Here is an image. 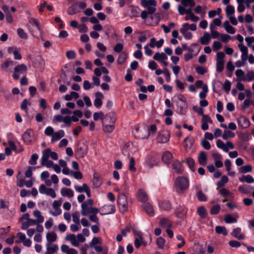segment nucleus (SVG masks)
<instances>
[{
	"label": "nucleus",
	"instance_id": "bf43d9fd",
	"mask_svg": "<svg viewBox=\"0 0 254 254\" xmlns=\"http://www.w3.org/2000/svg\"><path fill=\"white\" fill-rule=\"evenodd\" d=\"M17 33L19 37L23 39H27L28 38L27 34L24 31L23 29L21 28H18L17 30Z\"/></svg>",
	"mask_w": 254,
	"mask_h": 254
},
{
	"label": "nucleus",
	"instance_id": "4be33fe9",
	"mask_svg": "<svg viewBox=\"0 0 254 254\" xmlns=\"http://www.w3.org/2000/svg\"><path fill=\"white\" fill-rule=\"evenodd\" d=\"M160 226L163 228H170L172 227L171 221L167 218H162L159 221Z\"/></svg>",
	"mask_w": 254,
	"mask_h": 254
},
{
	"label": "nucleus",
	"instance_id": "37998d69",
	"mask_svg": "<svg viewBox=\"0 0 254 254\" xmlns=\"http://www.w3.org/2000/svg\"><path fill=\"white\" fill-rule=\"evenodd\" d=\"M221 207L219 204H216L213 205L210 210V213L211 215L218 214L220 211Z\"/></svg>",
	"mask_w": 254,
	"mask_h": 254
},
{
	"label": "nucleus",
	"instance_id": "e433bc0d",
	"mask_svg": "<svg viewBox=\"0 0 254 254\" xmlns=\"http://www.w3.org/2000/svg\"><path fill=\"white\" fill-rule=\"evenodd\" d=\"M224 221L226 223H236L237 219L233 217L230 214H226L224 216Z\"/></svg>",
	"mask_w": 254,
	"mask_h": 254
},
{
	"label": "nucleus",
	"instance_id": "c03bdc74",
	"mask_svg": "<svg viewBox=\"0 0 254 254\" xmlns=\"http://www.w3.org/2000/svg\"><path fill=\"white\" fill-rule=\"evenodd\" d=\"M216 145L218 148L222 149L224 152H228V149L227 148V146L224 144V143L221 140L218 139L217 140Z\"/></svg>",
	"mask_w": 254,
	"mask_h": 254
},
{
	"label": "nucleus",
	"instance_id": "49530a36",
	"mask_svg": "<svg viewBox=\"0 0 254 254\" xmlns=\"http://www.w3.org/2000/svg\"><path fill=\"white\" fill-rule=\"evenodd\" d=\"M229 181V179L227 176L224 175L221 178V180L219 181L217 183V185L218 187H223Z\"/></svg>",
	"mask_w": 254,
	"mask_h": 254
},
{
	"label": "nucleus",
	"instance_id": "69168bd1",
	"mask_svg": "<svg viewBox=\"0 0 254 254\" xmlns=\"http://www.w3.org/2000/svg\"><path fill=\"white\" fill-rule=\"evenodd\" d=\"M101 244V239L97 237H94L91 242L90 243V247L91 248H93L97 244Z\"/></svg>",
	"mask_w": 254,
	"mask_h": 254
},
{
	"label": "nucleus",
	"instance_id": "09e8293b",
	"mask_svg": "<svg viewBox=\"0 0 254 254\" xmlns=\"http://www.w3.org/2000/svg\"><path fill=\"white\" fill-rule=\"evenodd\" d=\"M142 237L139 235V238H136L134 240V246L136 249H138L141 245L145 246V244L142 241Z\"/></svg>",
	"mask_w": 254,
	"mask_h": 254
},
{
	"label": "nucleus",
	"instance_id": "39448f33",
	"mask_svg": "<svg viewBox=\"0 0 254 254\" xmlns=\"http://www.w3.org/2000/svg\"><path fill=\"white\" fill-rule=\"evenodd\" d=\"M87 153V149L84 148L80 142L76 144V148L75 150V155L77 158H83Z\"/></svg>",
	"mask_w": 254,
	"mask_h": 254
},
{
	"label": "nucleus",
	"instance_id": "0e129e2a",
	"mask_svg": "<svg viewBox=\"0 0 254 254\" xmlns=\"http://www.w3.org/2000/svg\"><path fill=\"white\" fill-rule=\"evenodd\" d=\"M165 240L162 237H159L156 240V244L159 248L162 249L164 247Z\"/></svg>",
	"mask_w": 254,
	"mask_h": 254
},
{
	"label": "nucleus",
	"instance_id": "5fc2aeb1",
	"mask_svg": "<svg viewBox=\"0 0 254 254\" xmlns=\"http://www.w3.org/2000/svg\"><path fill=\"white\" fill-rule=\"evenodd\" d=\"M197 199L199 201H206L207 198L201 190H199L197 192Z\"/></svg>",
	"mask_w": 254,
	"mask_h": 254
},
{
	"label": "nucleus",
	"instance_id": "b1692460",
	"mask_svg": "<svg viewBox=\"0 0 254 254\" xmlns=\"http://www.w3.org/2000/svg\"><path fill=\"white\" fill-rule=\"evenodd\" d=\"M254 190V187L249 185H241L238 188V190L244 193L248 194L252 190Z\"/></svg>",
	"mask_w": 254,
	"mask_h": 254
},
{
	"label": "nucleus",
	"instance_id": "a18cd8bd",
	"mask_svg": "<svg viewBox=\"0 0 254 254\" xmlns=\"http://www.w3.org/2000/svg\"><path fill=\"white\" fill-rule=\"evenodd\" d=\"M29 22L32 25H34L36 27L37 30L41 32L42 30L38 20L34 18L30 17L29 19Z\"/></svg>",
	"mask_w": 254,
	"mask_h": 254
},
{
	"label": "nucleus",
	"instance_id": "0eeeda50",
	"mask_svg": "<svg viewBox=\"0 0 254 254\" xmlns=\"http://www.w3.org/2000/svg\"><path fill=\"white\" fill-rule=\"evenodd\" d=\"M143 130L146 132V134L144 135H136V136L138 137V138L140 139L147 138L150 134H154L156 132L157 127L155 124L151 125L149 127H148L147 131L145 129Z\"/></svg>",
	"mask_w": 254,
	"mask_h": 254
},
{
	"label": "nucleus",
	"instance_id": "6e6d98bb",
	"mask_svg": "<svg viewBox=\"0 0 254 254\" xmlns=\"http://www.w3.org/2000/svg\"><path fill=\"white\" fill-rule=\"evenodd\" d=\"M104 114L102 112H95L93 114V119L94 121H97L99 119L101 120L102 122L104 119Z\"/></svg>",
	"mask_w": 254,
	"mask_h": 254
},
{
	"label": "nucleus",
	"instance_id": "2f4dec72",
	"mask_svg": "<svg viewBox=\"0 0 254 254\" xmlns=\"http://www.w3.org/2000/svg\"><path fill=\"white\" fill-rule=\"evenodd\" d=\"M65 240L70 241L73 246L77 247L79 246V243L76 239L75 236L74 234H69L66 236Z\"/></svg>",
	"mask_w": 254,
	"mask_h": 254
},
{
	"label": "nucleus",
	"instance_id": "f03ea898",
	"mask_svg": "<svg viewBox=\"0 0 254 254\" xmlns=\"http://www.w3.org/2000/svg\"><path fill=\"white\" fill-rule=\"evenodd\" d=\"M87 6V4L84 1L76 2L69 7L67 13L69 15H73L80 12V9H84Z\"/></svg>",
	"mask_w": 254,
	"mask_h": 254
},
{
	"label": "nucleus",
	"instance_id": "c9c22d12",
	"mask_svg": "<svg viewBox=\"0 0 254 254\" xmlns=\"http://www.w3.org/2000/svg\"><path fill=\"white\" fill-rule=\"evenodd\" d=\"M127 58V53L126 52H123L119 56L117 60V63L119 64H123L125 63Z\"/></svg>",
	"mask_w": 254,
	"mask_h": 254
},
{
	"label": "nucleus",
	"instance_id": "72a5a7b5",
	"mask_svg": "<svg viewBox=\"0 0 254 254\" xmlns=\"http://www.w3.org/2000/svg\"><path fill=\"white\" fill-rule=\"evenodd\" d=\"M197 212L200 217L202 219H205L207 217V213L205 207L203 206L199 207L197 208Z\"/></svg>",
	"mask_w": 254,
	"mask_h": 254
},
{
	"label": "nucleus",
	"instance_id": "58836bf2",
	"mask_svg": "<svg viewBox=\"0 0 254 254\" xmlns=\"http://www.w3.org/2000/svg\"><path fill=\"white\" fill-rule=\"evenodd\" d=\"M200 50V48L197 49V50L196 51V53L194 54L190 53L186 54L184 56V59L185 61L188 62L192 59L194 57H195L198 54Z\"/></svg>",
	"mask_w": 254,
	"mask_h": 254
},
{
	"label": "nucleus",
	"instance_id": "ddd939ff",
	"mask_svg": "<svg viewBox=\"0 0 254 254\" xmlns=\"http://www.w3.org/2000/svg\"><path fill=\"white\" fill-rule=\"evenodd\" d=\"M238 125L241 126L243 128H247L250 125V122L249 120L244 116H241L238 119Z\"/></svg>",
	"mask_w": 254,
	"mask_h": 254
},
{
	"label": "nucleus",
	"instance_id": "864d4df0",
	"mask_svg": "<svg viewBox=\"0 0 254 254\" xmlns=\"http://www.w3.org/2000/svg\"><path fill=\"white\" fill-rule=\"evenodd\" d=\"M187 163L191 171L192 172H194L195 168H194V165H195V161L194 160L191 158H189L187 160Z\"/></svg>",
	"mask_w": 254,
	"mask_h": 254
},
{
	"label": "nucleus",
	"instance_id": "ea45409f",
	"mask_svg": "<svg viewBox=\"0 0 254 254\" xmlns=\"http://www.w3.org/2000/svg\"><path fill=\"white\" fill-rule=\"evenodd\" d=\"M254 79V73L253 70L249 71L246 75V77L243 78V80L247 81L248 82L252 81Z\"/></svg>",
	"mask_w": 254,
	"mask_h": 254
},
{
	"label": "nucleus",
	"instance_id": "7c9ffc66",
	"mask_svg": "<svg viewBox=\"0 0 254 254\" xmlns=\"http://www.w3.org/2000/svg\"><path fill=\"white\" fill-rule=\"evenodd\" d=\"M239 180L242 183L246 182L251 184L254 182V178L250 175H243L242 177L239 178Z\"/></svg>",
	"mask_w": 254,
	"mask_h": 254
},
{
	"label": "nucleus",
	"instance_id": "de8ad7c7",
	"mask_svg": "<svg viewBox=\"0 0 254 254\" xmlns=\"http://www.w3.org/2000/svg\"><path fill=\"white\" fill-rule=\"evenodd\" d=\"M183 146L185 148H190L192 145V140L191 138L189 137H187L183 141Z\"/></svg>",
	"mask_w": 254,
	"mask_h": 254
},
{
	"label": "nucleus",
	"instance_id": "a878e982",
	"mask_svg": "<svg viewBox=\"0 0 254 254\" xmlns=\"http://www.w3.org/2000/svg\"><path fill=\"white\" fill-rule=\"evenodd\" d=\"M102 182L101 177L97 174L94 173L93 175V184L95 188H98L102 185Z\"/></svg>",
	"mask_w": 254,
	"mask_h": 254
},
{
	"label": "nucleus",
	"instance_id": "680f3d73",
	"mask_svg": "<svg viewBox=\"0 0 254 254\" xmlns=\"http://www.w3.org/2000/svg\"><path fill=\"white\" fill-rule=\"evenodd\" d=\"M39 156L37 153H34L32 155L31 159L29 161V164L32 165H35L37 164V161Z\"/></svg>",
	"mask_w": 254,
	"mask_h": 254
},
{
	"label": "nucleus",
	"instance_id": "c85d7f7f",
	"mask_svg": "<svg viewBox=\"0 0 254 254\" xmlns=\"http://www.w3.org/2000/svg\"><path fill=\"white\" fill-rule=\"evenodd\" d=\"M188 28L182 27L180 29V32L183 35L184 38L187 40H190L192 39V35L190 32L188 31Z\"/></svg>",
	"mask_w": 254,
	"mask_h": 254
},
{
	"label": "nucleus",
	"instance_id": "9b49d317",
	"mask_svg": "<svg viewBox=\"0 0 254 254\" xmlns=\"http://www.w3.org/2000/svg\"><path fill=\"white\" fill-rule=\"evenodd\" d=\"M172 169L178 174H182L183 172V166L178 160H174L172 164Z\"/></svg>",
	"mask_w": 254,
	"mask_h": 254
},
{
	"label": "nucleus",
	"instance_id": "dca6fc26",
	"mask_svg": "<svg viewBox=\"0 0 254 254\" xmlns=\"http://www.w3.org/2000/svg\"><path fill=\"white\" fill-rule=\"evenodd\" d=\"M46 238L48 241L46 246H50L53 242L56 241L57 235L54 232H52L47 234Z\"/></svg>",
	"mask_w": 254,
	"mask_h": 254
},
{
	"label": "nucleus",
	"instance_id": "aec40b11",
	"mask_svg": "<svg viewBox=\"0 0 254 254\" xmlns=\"http://www.w3.org/2000/svg\"><path fill=\"white\" fill-rule=\"evenodd\" d=\"M145 163L149 168H152L158 165L159 160L154 157H150L146 160Z\"/></svg>",
	"mask_w": 254,
	"mask_h": 254
},
{
	"label": "nucleus",
	"instance_id": "7ed1b4c3",
	"mask_svg": "<svg viewBox=\"0 0 254 254\" xmlns=\"http://www.w3.org/2000/svg\"><path fill=\"white\" fill-rule=\"evenodd\" d=\"M27 69L26 65L23 64L15 66L12 75L13 78L17 80L19 78L20 74L26 72Z\"/></svg>",
	"mask_w": 254,
	"mask_h": 254
},
{
	"label": "nucleus",
	"instance_id": "8fccbe9b",
	"mask_svg": "<svg viewBox=\"0 0 254 254\" xmlns=\"http://www.w3.org/2000/svg\"><path fill=\"white\" fill-rule=\"evenodd\" d=\"M238 136L243 141L247 142L250 140V134L249 133L241 132L238 134Z\"/></svg>",
	"mask_w": 254,
	"mask_h": 254
},
{
	"label": "nucleus",
	"instance_id": "052dcab7",
	"mask_svg": "<svg viewBox=\"0 0 254 254\" xmlns=\"http://www.w3.org/2000/svg\"><path fill=\"white\" fill-rule=\"evenodd\" d=\"M235 134L234 132L230 130H227L224 131V133L222 134V138L225 140H227L229 137L232 138L235 137Z\"/></svg>",
	"mask_w": 254,
	"mask_h": 254
},
{
	"label": "nucleus",
	"instance_id": "e2e57ef3",
	"mask_svg": "<svg viewBox=\"0 0 254 254\" xmlns=\"http://www.w3.org/2000/svg\"><path fill=\"white\" fill-rule=\"evenodd\" d=\"M88 186L86 184H83L82 186H75L74 189L75 190L79 193L84 192L85 191L86 187Z\"/></svg>",
	"mask_w": 254,
	"mask_h": 254
},
{
	"label": "nucleus",
	"instance_id": "412c9836",
	"mask_svg": "<svg viewBox=\"0 0 254 254\" xmlns=\"http://www.w3.org/2000/svg\"><path fill=\"white\" fill-rule=\"evenodd\" d=\"M137 196L138 199L143 203L146 202L148 200V195L142 189H139L138 190Z\"/></svg>",
	"mask_w": 254,
	"mask_h": 254
},
{
	"label": "nucleus",
	"instance_id": "a211bd4d",
	"mask_svg": "<svg viewBox=\"0 0 254 254\" xmlns=\"http://www.w3.org/2000/svg\"><path fill=\"white\" fill-rule=\"evenodd\" d=\"M241 231H242V230H241V228L237 227L233 230L231 234L232 236H233L235 238H236L239 240H242L244 239L245 237H244V236L242 234H241Z\"/></svg>",
	"mask_w": 254,
	"mask_h": 254
},
{
	"label": "nucleus",
	"instance_id": "473e14b6",
	"mask_svg": "<svg viewBox=\"0 0 254 254\" xmlns=\"http://www.w3.org/2000/svg\"><path fill=\"white\" fill-rule=\"evenodd\" d=\"M141 4L144 7H149L150 5L155 6L157 5V2L155 0H141Z\"/></svg>",
	"mask_w": 254,
	"mask_h": 254
},
{
	"label": "nucleus",
	"instance_id": "79ce46f5",
	"mask_svg": "<svg viewBox=\"0 0 254 254\" xmlns=\"http://www.w3.org/2000/svg\"><path fill=\"white\" fill-rule=\"evenodd\" d=\"M49 151H46V149L44 151L41 160V164L43 166H45L46 162L48 160L49 154L48 152Z\"/></svg>",
	"mask_w": 254,
	"mask_h": 254
},
{
	"label": "nucleus",
	"instance_id": "6ab92c4d",
	"mask_svg": "<svg viewBox=\"0 0 254 254\" xmlns=\"http://www.w3.org/2000/svg\"><path fill=\"white\" fill-rule=\"evenodd\" d=\"M64 135V131L62 129H61L55 133L54 132L51 138V142L54 143L60 140L61 138L63 137Z\"/></svg>",
	"mask_w": 254,
	"mask_h": 254
},
{
	"label": "nucleus",
	"instance_id": "c756f323",
	"mask_svg": "<svg viewBox=\"0 0 254 254\" xmlns=\"http://www.w3.org/2000/svg\"><path fill=\"white\" fill-rule=\"evenodd\" d=\"M61 193L63 196L72 197L74 195L73 191L70 189L63 188L61 190Z\"/></svg>",
	"mask_w": 254,
	"mask_h": 254
},
{
	"label": "nucleus",
	"instance_id": "774afa93",
	"mask_svg": "<svg viewBox=\"0 0 254 254\" xmlns=\"http://www.w3.org/2000/svg\"><path fill=\"white\" fill-rule=\"evenodd\" d=\"M222 47V44L218 41H215L213 43L212 45V49L214 51H217L219 49H220Z\"/></svg>",
	"mask_w": 254,
	"mask_h": 254
},
{
	"label": "nucleus",
	"instance_id": "f704fd0d",
	"mask_svg": "<svg viewBox=\"0 0 254 254\" xmlns=\"http://www.w3.org/2000/svg\"><path fill=\"white\" fill-rule=\"evenodd\" d=\"M118 204H122L124 203H127V196L124 192H119V195L117 200Z\"/></svg>",
	"mask_w": 254,
	"mask_h": 254
},
{
	"label": "nucleus",
	"instance_id": "1a4fd4ad",
	"mask_svg": "<svg viewBox=\"0 0 254 254\" xmlns=\"http://www.w3.org/2000/svg\"><path fill=\"white\" fill-rule=\"evenodd\" d=\"M170 139V134L167 131H160L157 137L158 142L161 143L167 142Z\"/></svg>",
	"mask_w": 254,
	"mask_h": 254
},
{
	"label": "nucleus",
	"instance_id": "6e6552de",
	"mask_svg": "<svg viewBox=\"0 0 254 254\" xmlns=\"http://www.w3.org/2000/svg\"><path fill=\"white\" fill-rule=\"evenodd\" d=\"M116 122V114L114 112H110L104 115L102 122H105L108 124H115Z\"/></svg>",
	"mask_w": 254,
	"mask_h": 254
},
{
	"label": "nucleus",
	"instance_id": "393cba45",
	"mask_svg": "<svg viewBox=\"0 0 254 254\" xmlns=\"http://www.w3.org/2000/svg\"><path fill=\"white\" fill-rule=\"evenodd\" d=\"M207 155L205 152L201 151L199 153L198 157V161L202 166H205L207 163Z\"/></svg>",
	"mask_w": 254,
	"mask_h": 254
},
{
	"label": "nucleus",
	"instance_id": "f3484780",
	"mask_svg": "<svg viewBox=\"0 0 254 254\" xmlns=\"http://www.w3.org/2000/svg\"><path fill=\"white\" fill-rule=\"evenodd\" d=\"M102 129L106 133H111L115 128V124H108L105 122H102Z\"/></svg>",
	"mask_w": 254,
	"mask_h": 254
},
{
	"label": "nucleus",
	"instance_id": "603ef678",
	"mask_svg": "<svg viewBox=\"0 0 254 254\" xmlns=\"http://www.w3.org/2000/svg\"><path fill=\"white\" fill-rule=\"evenodd\" d=\"M89 207H88L86 202H83L81 204V214L83 216H86L88 213Z\"/></svg>",
	"mask_w": 254,
	"mask_h": 254
},
{
	"label": "nucleus",
	"instance_id": "4c0bfd02",
	"mask_svg": "<svg viewBox=\"0 0 254 254\" xmlns=\"http://www.w3.org/2000/svg\"><path fill=\"white\" fill-rule=\"evenodd\" d=\"M252 171V167L250 165H247L246 166L240 167L239 169V172L240 173H247L251 172Z\"/></svg>",
	"mask_w": 254,
	"mask_h": 254
},
{
	"label": "nucleus",
	"instance_id": "338daca9",
	"mask_svg": "<svg viewBox=\"0 0 254 254\" xmlns=\"http://www.w3.org/2000/svg\"><path fill=\"white\" fill-rule=\"evenodd\" d=\"M213 28H214V26H213V24H210V28L211 29V36L213 38H215V39L217 38H218L219 36H220L221 34L217 31L214 30L213 29Z\"/></svg>",
	"mask_w": 254,
	"mask_h": 254
},
{
	"label": "nucleus",
	"instance_id": "2eb2a0df",
	"mask_svg": "<svg viewBox=\"0 0 254 254\" xmlns=\"http://www.w3.org/2000/svg\"><path fill=\"white\" fill-rule=\"evenodd\" d=\"M143 208L145 212L150 216L154 215V211L152 205L148 202H145L142 205Z\"/></svg>",
	"mask_w": 254,
	"mask_h": 254
},
{
	"label": "nucleus",
	"instance_id": "5701e85b",
	"mask_svg": "<svg viewBox=\"0 0 254 254\" xmlns=\"http://www.w3.org/2000/svg\"><path fill=\"white\" fill-rule=\"evenodd\" d=\"M31 132V129H28L22 134V139L27 144H30L32 141Z\"/></svg>",
	"mask_w": 254,
	"mask_h": 254
},
{
	"label": "nucleus",
	"instance_id": "4d7b16f0",
	"mask_svg": "<svg viewBox=\"0 0 254 254\" xmlns=\"http://www.w3.org/2000/svg\"><path fill=\"white\" fill-rule=\"evenodd\" d=\"M224 62L223 61H216V71L218 72H221L224 69Z\"/></svg>",
	"mask_w": 254,
	"mask_h": 254
},
{
	"label": "nucleus",
	"instance_id": "f257e3e1",
	"mask_svg": "<svg viewBox=\"0 0 254 254\" xmlns=\"http://www.w3.org/2000/svg\"><path fill=\"white\" fill-rule=\"evenodd\" d=\"M174 185L176 189V192L182 193L189 187V179L185 177H178L176 178Z\"/></svg>",
	"mask_w": 254,
	"mask_h": 254
},
{
	"label": "nucleus",
	"instance_id": "13d9d810",
	"mask_svg": "<svg viewBox=\"0 0 254 254\" xmlns=\"http://www.w3.org/2000/svg\"><path fill=\"white\" fill-rule=\"evenodd\" d=\"M235 7L231 5H229L226 8V14L227 16H229L233 15L235 13Z\"/></svg>",
	"mask_w": 254,
	"mask_h": 254
},
{
	"label": "nucleus",
	"instance_id": "20e7f679",
	"mask_svg": "<svg viewBox=\"0 0 254 254\" xmlns=\"http://www.w3.org/2000/svg\"><path fill=\"white\" fill-rule=\"evenodd\" d=\"M188 210L184 205H179L174 210L175 216L179 219H184L187 214Z\"/></svg>",
	"mask_w": 254,
	"mask_h": 254
},
{
	"label": "nucleus",
	"instance_id": "cd10ccee",
	"mask_svg": "<svg viewBox=\"0 0 254 254\" xmlns=\"http://www.w3.org/2000/svg\"><path fill=\"white\" fill-rule=\"evenodd\" d=\"M211 39V36L208 32H205L203 36L200 38L199 41L202 45H207Z\"/></svg>",
	"mask_w": 254,
	"mask_h": 254
},
{
	"label": "nucleus",
	"instance_id": "bb28decb",
	"mask_svg": "<svg viewBox=\"0 0 254 254\" xmlns=\"http://www.w3.org/2000/svg\"><path fill=\"white\" fill-rule=\"evenodd\" d=\"M104 32L105 35L108 37V38L110 36V34L113 33L114 36H117V35L115 33V30L114 27L110 25H106L104 26Z\"/></svg>",
	"mask_w": 254,
	"mask_h": 254
},
{
	"label": "nucleus",
	"instance_id": "f8f14e48",
	"mask_svg": "<svg viewBox=\"0 0 254 254\" xmlns=\"http://www.w3.org/2000/svg\"><path fill=\"white\" fill-rule=\"evenodd\" d=\"M173 159V155L169 151H165L162 156V160L166 165H169L170 164L172 160Z\"/></svg>",
	"mask_w": 254,
	"mask_h": 254
},
{
	"label": "nucleus",
	"instance_id": "9d476101",
	"mask_svg": "<svg viewBox=\"0 0 254 254\" xmlns=\"http://www.w3.org/2000/svg\"><path fill=\"white\" fill-rule=\"evenodd\" d=\"M159 206L160 209L169 211L172 209V204L170 201L168 200H162L159 202Z\"/></svg>",
	"mask_w": 254,
	"mask_h": 254
},
{
	"label": "nucleus",
	"instance_id": "4468645a",
	"mask_svg": "<svg viewBox=\"0 0 254 254\" xmlns=\"http://www.w3.org/2000/svg\"><path fill=\"white\" fill-rule=\"evenodd\" d=\"M96 98L94 100V105L97 108H99L102 105V101L101 98L104 97L103 94L100 92H97L95 93Z\"/></svg>",
	"mask_w": 254,
	"mask_h": 254
},
{
	"label": "nucleus",
	"instance_id": "a19ab883",
	"mask_svg": "<svg viewBox=\"0 0 254 254\" xmlns=\"http://www.w3.org/2000/svg\"><path fill=\"white\" fill-rule=\"evenodd\" d=\"M215 231L218 234H222L224 236H226L228 234L226 228L224 226H217L215 227Z\"/></svg>",
	"mask_w": 254,
	"mask_h": 254
},
{
	"label": "nucleus",
	"instance_id": "423d86ee",
	"mask_svg": "<svg viewBox=\"0 0 254 254\" xmlns=\"http://www.w3.org/2000/svg\"><path fill=\"white\" fill-rule=\"evenodd\" d=\"M116 211L115 206L113 204L105 205L100 208V214L102 215L114 214Z\"/></svg>",
	"mask_w": 254,
	"mask_h": 254
},
{
	"label": "nucleus",
	"instance_id": "3c124183",
	"mask_svg": "<svg viewBox=\"0 0 254 254\" xmlns=\"http://www.w3.org/2000/svg\"><path fill=\"white\" fill-rule=\"evenodd\" d=\"M33 215L35 217H37V219H36L38 221H39V223H42L43 222L44 220V217L41 215V212L40 211L37 210H35L33 212Z\"/></svg>",
	"mask_w": 254,
	"mask_h": 254
}]
</instances>
